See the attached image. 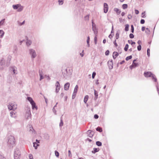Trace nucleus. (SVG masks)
<instances>
[{"label":"nucleus","mask_w":159,"mask_h":159,"mask_svg":"<svg viewBox=\"0 0 159 159\" xmlns=\"http://www.w3.org/2000/svg\"><path fill=\"white\" fill-rule=\"evenodd\" d=\"M7 144L10 148H12L15 146V139L13 136L10 135L8 137Z\"/></svg>","instance_id":"1"},{"label":"nucleus","mask_w":159,"mask_h":159,"mask_svg":"<svg viewBox=\"0 0 159 159\" xmlns=\"http://www.w3.org/2000/svg\"><path fill=\"white\" fill-rule=\"evenodd\" d=\"M144 75L146 77H151L152 80L154 81L155 82L157 81V79L155 75L152 74L151 72H145L144 73Z\"/></svg>","instance_id":"2"},{"label":"nucleus","mask_w":159,"mask_h":159,"mask_svg":"<svg viewBox=\"0 0 159 159\" xmlns=\"http://www.w3.org/2000/svg\"><path fill=\"white\" fill-rule=\"evenodd\" d=\"M12 7L14 10H17V11L19 12L22 11L24 8V7L20 3L13 5Z\"/></svg>","instance_id":"3"},{"label":"nucleus","mask_w":159,"mask_h":159,"mask_svg":"<svg viewBox=\"0 0 159 159\" xmlns=\"http://www.w3.org/2000/svg\"><path fill=\"white\" fill-rule=\"evenodd\" d=\"M62 74L64 77L66 79L69 78L71 75V73L70 70H68L67 69L63 71Z\"/></svg>","instance_id":"4"},{"label":"nucleus","mask_w":159,"mask_h":159,"mask_svg":"<svg viewBox=\"0 0 159 159\" xmlns=\"http://www.w3.org/2000/svg\"><path fill=\"white\" fill-rule=\"evenodd\" d=\"M20 151L18 148H16L14 152V157L15 159H20Z\"/></svg>","instance_id":"5"},{"label":"nucleus","mask_w":159,"mask_h":159,"mask_svg":"<svg viewBox=\"0 0 159 159\" xmlns=\"http://www.w3.org/2000/svg\"><path fill=\"white\" fill-rule=\"evenodd\" d=\"M8 108L10 110L14 111L16 109L17 106L15 102H10L8 105Z\"/></svg>","instance_id":"6"},{"label":"nucleus","mask_w":159,"mask_h":159,"mask_svg":"<svg viewBox=\"0 0 159 159\" xmlns=\"http://www.w3.org/2000/svg\"><path fill=\"white\" fill-rule=\"evenodd\" d=\"M27 99L30 102V103L31 104L32 108L33 109H36L37 110V107L36 106V104L33 100L32 98L30 97H27Z\"/></svg>","instance_id":"7"},{"label":"nucleus","mask_w":159,"mask_h":159,"mask_svg":"<svg viewBox=\"0 0 159 159\" xmlns=\"http://www.w3.org/2000/svg\"><path fill=\"white\" fill-rule=\"evenodd\" d=\"M29 53L32 58H34L36 57L37 54L35 51L33 49H30L29 50Z\"/></svg>","instance_id":"8"},{"label":"nucleus","mask_w":159,"mask_h":159,"mask_svg":"<svg viewBox=\"0 0 159 159\" xmlns=\"http://www.w3.org/2000/svg\"><path fill=\"white\" fill-rule=\"evenodd\" d=\"M55 86H56V92L57 93H58L60 88V84L58 81H57L55 84Z\"/></svg>","instance_id":"9"},{"label":"nucleus","mask_w":159,"mask_h":159,"mask_svg":"<svg viewBox=\"0 0 159 159\" xmlns=\"http://www.w3.org/2000/svg\"><path fill=\"white\" fill-rule=\"evenodd\" d=\"M78 85H76L75 88V89H74V92L73 93V95H72V99H74L75 98V97L76 95L77 91L78 90Z\"/></svg>","instance_id":"10"},{"label":"nucleus","mask_w":159,"mask_h":159,"mask_svg":"<svg viewBox=\"0 0 159 159\" xmlns=\"http://www.w3.org/2000/svg\"><path fill=\"white\" fill-rule=\"evenodd\" d=\"M107 63L109 69H112L113 68V65L112 60H109L108 61Z\"/></svg>","instance_id":"11"},{"label":"nucleus","mask_w":159,"mask_h":159,"mask_svg":"<svg viewBox=\"0 0 159 159\" xmlns=\"http://www.w3.org/2000/svg\"><path fill=\"white\" fill-rule=\"evenodd\" d=\"M10 70L13 71V73L14 74H17V68L15 66H12L10 67Z\"/></svg>","instance_id":"12"},{"label":"nucleus","mask_w":159,"mask_h":159,"mask_svg":"<svg viewBox=\"0 0 159 159\" xmlns=\"http://www.w3.org/2000/svg\"><path fill=\"white\" fill-rule=\"evenodd\" d=\"M136 61V59H135L133 61V62L132 65L130 66H129V68L130 69H132L135 68L136 66H138V64L137 63H135L134 62L135 61Z\"/></svg>","instance_id":"13"},{"label":"nucleus","mask_w":159,"mask_h":159,"mask_svg":"<svg viewBox=\"0 0 159 159\" xmlns=\"http://www.w3.org/2000/svg\"><path fill=\"white\" fill-rule=\"evenodd\" d=\"M4 125L7 128H10L11 126V124L10 120H6L5 122Z\"/></svg>","instance_id":"14"},{"label":"nucleus","mask_w":159,"mask_h":159,"mask_svg":"<svg viewBox=\"0 0 159 159\" xmlns=\"http://www.w3.org/2000/svg\"><path fill=\"white\" fill-rule=\"evenodd\" d=\"M108 7L107 3H105L104 4V12L105 13H107L108 11Z\"/></svg>","instance_id":"15"},{"label":"nucleus","mask_w":159,"mask_h":159,"mask_svg":"<svg viewBox=\"0 0 159 159\" xmlns=\"http://www.w3.org/2000/svg\"><path fill=\"white\" fill-rule=\"evenodd\" d=\"M88 136L89 137H92L94 134V132L91 130H89L87 132Z\"/></svg>","instance_id":"16"},{"label":"nucleus","mask_w":159,"mask_h":159,"mask_svg":"<svg viewBox=\"0 0 159 159\" xmlns=\"http://www.w3.org/2000/svg\"><path fill=\"white\" fill-rule=\"evenodd\" d=\"M70 84L69 83H66L64 86V89L65 90H68L69 88Z\"/></svg>","instance_id":"17"},{"label":"nucleus","mask_w":159,"mask_h":159,"mask_svg":"<svg viewBox=\"0 0 159 159\" xmlns=\"http://www.w3.org/2000/svg\"><path fill=\"white\" fill-rule=\"evenodd\" d=\"M16 112L15 111H11L10 112V116L11 117L16 118Z\"/></svg>","instance_id":"18"},{"label":"nucleus","mask_w":159,"mask_h":159,"mask_svg":"<svg viewBox=\"0 0 159 159\" xmlns=\"http://www.w3.org/2000/svg\"><path fill=\"white\" fill-rule=\"evenodd\" d=\"M94 91L95 95V97L94 98V99L95 100H96L98 98V93L95 89H94Z\"/></svg>","instance_id":"19"},{"label":"nucleus","mask_w":159,"mask_h":159,"mask_svg":"<svg viewBox=\"0 0 159 159\" xmlns=\"http://www.w3.org/2000/svg\"><path fill=\"white\" fill-rule=\"evenodd\" d=\"M119 55L118 53L116 52H114L113 53V57L114 59H115L116 57Z\"/></svg>","instance_id":"20"},{"label":"nucleus","mask_w":159,"mask_h":159,"mask_svg":"<svg viewBox=\"0 0 159 159\" xmlns=\"http://www.w3.org/2000/svg\"><path fill=\"white\" fill-rule=\"evenodd\" d=\"M31 116V112L26 113L25 116L27 119H29V118H30Z\"/></svg>","instance_id":"21"},{"label":"nucleus","mask_w":159,"mask_h":159,"mask_svg":"<svg viewBox=\"0 0 159 159\" xmlns=\"http://www.w3.org/2000/svg\"><path fill=\"white\" fill-rule=\"evenodd\" d=\"M29 131L31 133H33L34 132V129L33 128V127L31 125H29Z\"/></svg>","instance_id":"22"},{"label":"nucleus","mask_w":159,"mask_h":159,"mask_svg":"<svg viewBox=\"0 0 159 159\" xmlns=\"http://www.w3.org/2000/svg\"><path fill=\"white\" fill-rule=\"evenodd\" d=\"M114 11L116 12L117 15H119L121 12L120 10L117 8H114Z\"/></svg>","instance_id":"23"},{"label":"nucleus","mask_w":159,"mask_h":159,"mask_svg":"<svg viewBox=\"0 0 159 159\" xmlns=\"http://www.w3.org/2000/svg\"><path fill=\"white\" fill-rule=\"evenodd\" d=\"M5 60L4 59H2L0 61V64L1 66L5 64Z\"/></svg>","instance_id":"24"},{"label":"nucleus","mask_w":159,"mask_h":159,"mask_svg":"<svg viewBox=\"0 0 159 159\" xmlns=\"http://www.w3.org/2000/svg\"><path fill=\"white\" fill-rule=\"evenodd\" d=\"M4 34V32L2 30H0V38H2Z\"/></svg>","instance_id":"25"},{"label":"nucleus","mask_w":159,"mask_h":159,"mask_svg":"<svg viewBox=\"0 0 159 159\" xmlns=\"http://www.w3.org/2000/svg\"><path fill=\"white\" fill-rule=\"evenodd\" d=\"M93 151H92V152L93 153H95L96 152H98L99 151V149L98 148H93Z\"/></svg>","instance_id":"26"},{"label":"nucleus","mask_w":159,"mask_h":159,"mask_svg":"<svg viewBox=\"0 0 159 159\" xmlns=\"http://www.w3.org/2000/svg\"><path fill=\"white\" fill-rule=\"evenodd\" d=\"M89 98V96L87 95L85 96L84 97V102L86 103L87 102V101L88 99Z\"/></svg>","instance_id":"27"},{"label":"nucleus","mask_w":159,"mask_h":159,"mask_svg":"<svg viewBox=\"0 0 159 159\" xmlns=\"http://www.w3.org/2000/svg\"><path fill=\"white\" fill-rule=\"evenodd\" d=\"M129 25L128 24H126L125 25V30L126 31H127L129 30Z\"/></svg>","instance_id":"28"},{"label":"nucleus","mask_w":159,"mask_h":159,"mask_svg":"<svg viewBox=\"0 0 159 159\" xmlns=\"http://www.w3.org/2000/svg\"><path fill=\"white\" fill-rule=\"evenodd\" d=\"M39 75L40 76V80H41L43 78V75L41 72L39 71Z\"/></svg>","instance_id":"29"},{"label":"nucleus","mask_w":159,"mask_h":159,"mask_svg":"<svg viewBox=\"0 0 159 159\" xmlns=\"http://www.w3.org/2000/svg\"><path fill=\"white\" fill-rule=\"evenodd\" d=\"M63 125V123L62 120V118L61 117V118L60 122V124H59V126H60V127H61Z\"/></svg>","instance_id":"30"},{"label":"nucleus","mask_w":159,"mask_h":159,"mask_svg":"<svg viewBox=\"0 0 159 159\" xmlns=\"http://www.w3.org/2000/svg\"><path fill=\"white\" fill-rule=\"evenodd\" d=\"M26 112V113H29L30 112V108L29 107H27L25 109Z\"/></svg>","instance_id":"31"},{"label":"nucleus","mask_w":159,"mask_h":159,"mask_svg":"<svg viewBox=\"0 0 159 159\" xmlns=\"http://www.w3.org/2000/svg\"><path fill=\"white\" fill-rule=\"evenodd\" d=\"M32 43V42L31 40H28L26 42L27 45L29 46Z\"/></svg>","instance_id":"32"},{"label":"nucleus","mask_w":159,"mask_h":159,"mask_svg":"<svg viewBox=\"0 0 159 159\" xmlns=\"http://www.w3.org/2000/svg\"><path fill=\"white\" fill-rule=\"evenodd\" d=\"M5 20V19H3L0 21V26L3 25V24L4 23Z\"/></svg>","instance_id":"33"},{"label":"nucleus","mask_w":159,"mask_h":159,"mask_svg":"<svg viewBox=\"0 0 159 159\" xmlns=\"http://www.w3.org/2000/svg\"><path fill=\"white\" fill-rule=\"evenodd\" d=\"M33 144L34 147L35 148V149H36L37 148V147L39 146V145L35 142L33 143Z\"/></svg>","instance_id":"34"},{"label":"nucleus","mask_w":159,"mask_h":159,"mask_svg":"<svg viewBox=\"0 0 159 159\" xmlns=\"http://www.w3.org/2000/svg\"><path fill=\"white\" fill-rule=\"evenodd\" d=\"M96 144L98 146H100L102 145V143L99 141L96 142Z\"/></svg>","instance_id":"35"},{"label":"nucleus","mask_w":159,"mask_h":159,"mask_svg":"<svg viewBox=\"0 0 159 159\" xmlns=\"http://www.w3.org/2000/svg\"><path fill=\"white\" fill-rule=\"evenodd\" d=\"M128 5L127 4H124L122 5V8L123 9H125L127 8Z\"/></svg>","instance_id":"36"},{"label":"nucleus","mask_w":159,"mask_h":159,"mask_svg":"<svg viewBox=\"0 0 159 159\" xmlns=\"http://www.w3.org/2000/svg\"><path fill=\"white\" fill-rule=\"evenodd\" d=\"M129 48V45L128 44H126L124 48V50L125 51H127L128 50Z\"/></svg>","instance_id":"37"},{"label":"nucleus","mask_w":159,"mask_h":159,"mask_svg":"<svg viewBox=\"0 0 159 159\" xmlns=\"http://www.w3.org/2000/svg\"><path fill=\"white\" fill-rule=\"evenodd\" d=\"M132 58V56L131 55V56H129L127 57L125 59L126 61H128L129 60L131 59Z\"/></svg>","instance_id":"38"},{"label":"nucleus","mask_w":159,"mask_h":159,"mask_svg":"<svg viewBox=\"0 0 159 159\" xmlns=\"http://www.w3.org/2000/svg\"><path fill=\"white\" fill-rule=\"evenodd\" d=\"M96 130L97 131H98L100 132H101L102 131V129L100 128V127H97L96 129Z\"/></svg>","instance_id":"39"},{"label":"nucleus","mask_w":159,"mask_h":159,"mask_svg":"<svg viewBox=\"0 0 159 159\" xmlns=\"http://www.w3.org/2000/svg\"><path fill=\"white\" fill-rule=\"evenodd\" d=\"M55 156L57 157H58L59 156V153L57 151H55Z\"/></svg>","instance_id":"40"},{"label":"nucleus","mask_w":159,"mask_h":159,"mask_svg":"<svg viewBox=\"0 0 159 159\" xmlns=\"http://www.w3.org/2000/svg\"><path fill=\"white\" fill-rule=\"evenodd\" d=\"M92 29L96 28V26L95 24L93 23V21L92 22Z\"/></svg>","instance_id":"41"},{"label":"nucleus","mask_w":159,"mask_h":159,"mask_svg":"<svg viewBox=\"0 0 159 159\" xmlns=\"http://www.w3.org/2000/svg\"><path fill=\"white\" fill-rule=\"evenodd\" d=\"M64 0H59L58 2L59 5H62L63 3Z\"/></svg>","instance_id":"42"},{"label":"nucleus","mask_w":159,"mask_h":159,"mask_svg":"<svg viewBox=\"0 0 159 159\" xmlns=\"http://www.w3.org/2000/svg\"><path fill=\"white\" fill-rule=\"evenodd\" d=\"M119 34L118 32H116V39H118L119 38Z\"/></svg>","instance_id":"43"},{"label":"nucleus","mask_w":159,"mask_h":159,"mask_svg":"<svg viewBox=\"0 0 159 159\" xmlns=\"http://www.w3.org/2000/svg\"><path fill=\"white\" fill-rule=\"evenodd\" d=\"M150 50L149 48H148L147 50V55L148 57L150 56Z\"/></svg>","instance_id":"44"},{"label":"nucleus","mask_w":159,"mask_h":159,"mask_svg":"<svg viewBox=\"0 0 159 159\" xmlns=\"http://www.w3.org/2000/svg\"><path fill=\"white\" fill-rule=\"evenodd\" d=\"M92 30L93 31L94 34H96L97 33V31L96 28L93 29H92Z\"/></svg>","instance_id":"45"},{"label":"nucleus","mask_w":159,"mask_h":159,"mask_svg":"<svg viewBox=\"0 0 159 159\" xmlns=\"http://www.w3.org/2000/svg\"><path fill=\"white\" fill-rule=\"evenodd\" d=\"M137 49L138 51H140L141 49V45H139L137 46Z\"/></svg>","instance_id":"46"},{"label":"nucleus","mask_w":159,"mask_h":159,"mask_svg":"<svg viewBox=\"0 0 159 159\" xmlns=\"http://www.w3.org/2000/svg\"><path fill=\"white\" fill-rule=\"evenodd\" d=\"M96 75V73L95 72H94L93 73L92 75V78L93 79H94L95 77V76Z\"/></svg>","instance_id":"47"},{"label":"nucleus","mask_w":159,"mask_h":159,"mask_svg":"<svg viewBox=\"0 0 159 159\" xmlns=\"http://www.w3.org/2000/svg\"><path fill=\"white\" fill-rule=\"evenodd\" d=\"M68 156L70 157H71L72 155L70 150H69L68 151Z\"/></svg>","instance_id":"48"},{"label":"nucleus","mask_w":159,"mask_h":159,"mask_svg":"<svg viewBox=\"0 0 159 159\" xmlns=\"http://www.w3.org/2000/svg\"><path fill=\"white\" fill-rule=\"evenodd\" d=\"M29 157L30 159H34L33 156L31 154L29 155Z\"/></svg>","instance_id":"49"},{"label":"nucleus","mask_w":159,"mask_h":159,"mask_svg":"<svg viewBox=\"0 0 159 159\" xmlns=\"http://www.w3.org/2000/svg\"><path fill=\"white\" fill-rule=\"evenodd\" d=\"M109 52H109V50H107L105 53V54L106 55H107V56L108 55H109Z\"/></svg>","instance_id":"50"},{"label":"nucleus","mask_w":159,"mask_h":159,"mask_svg":"<svg viewBox=\"0 0 159 159\" xmlns=\"http://www.w3.org/2000/svg\"><path fill=\"white\" fill-rule=\"evenodd\" d=\"M52 111L55 115L57 114V111L55 109V108L53 107V108L52 109Z\"/></svg>","instance_id":"51"},{"label":"nucleus","mask_w":159,"mask_h":159,"mask_svg":"<svg viewBox=\"0 0 159 159\" xmlns=\"http://www.w3.org/2000/svg\"><path fill=\"white\" fill-rule=\"evenodd\" d=\"M129 37L131 39L133 38L134 37V35L132 34H130L129 35Z\"/></svg>","instance_id":"52"},{"label":"nucleus","mask_w":159,"mask_h":159,"mask_svg":"<svg viewBox=\"0 0 159 159\" xmlns=\"http://www.w3.org/2000/svg\"><path fill=\"white\" fill-rule=\"evenodd\" d=\"M131 32L132 33H134V26H133V25H131Z\"/></svg>","instance_id":"53"},{"label":"nucleus","mask_w":159,"mask_h":159,"mask_svg":"<svg viewBox=\"0 0 159 159\" xmlns=\"http://www.w3.org/2000/svg\"><path fill=\"white\" fill-rule=\"evenodd\" d=\"M145 32L147 33H148V34L150 32V30H149V29L148 28H146V30L145 31Z\"/></svg>","instance_id":"54"},{"label":"nucleus","mask_w":159,"mask_h":159,"mask_svg":"<svg viewBox=\"0 0 159 159\" xmlns=\"http://www.w3.org/2000/svg\"><path fill=\"white\" fill-rule=\"evenodd\" d=\"M142 17L143 18H145V12H143L142 14Z\"/></svg>","instance_id":"55"},{"label":"nucleus","mask_w":159,"mask_h":159,"mask_svg":"<svg viewBox=\"0 0 159 159\" xmlns=\"http://www.w3.org/2000/svg\"><path fill=\"white\" fill-rule=\"evenodd\" d=\"M135 44V43L134 42H131V44L133 45V46L134 47V48L136 47L135 46L133 45H134Z\"/></svg>","instance_id":"56"},{"label":"nucleus","mask_w":159,"mask_h":159,"mask_svg":"<svg viewBox=\"0 0 159 159\" xmlns=\"http://www.w3.org/2000/svg\"><path fill=\"white\" fill-rule=\"evenodd\" d=\"M145 23V20L143 19H141L140 21V23L141 24H143Z\"/></svg>","instance_id":"57"},{"label":"nucleus","mask_w":159,"mask_h":159,"mask_svg":"<svg viewBox=\"0 0 159 159\" xmlns=\"http://www.w3.org/2000/svg\"><path fill=\"white\" fill-rule=\"evenodd\" d=\"M113 43L115 45L116 47H117L118 46V45L116 43V40H115L113 42Z\"/></svg>","instance_id":"58"},{"label":"nucleus","mask_w":159,"mask_h":159,"mask_svg":"<svg viewBox=\"0 0 159 159\" xmlns=\"http://www.w3.org/2000/svg\"><path fill=\"white\" fill-rule=\"evenodd\" d=\"M94 117L95 119H97L98 118V116L97 114H95L94 116Z\"/></svg>","instance_id":"59"},{"label":"nucleus","mask_w":159,"mask_h":159,"mask_svg":"<svg viewBox=\"0 0 159 159\" xmlns=\"http://www.w3.org/2000/svg\"><path fill=\"white\" fill-rule=\"evenodd\" d=\"M0 159H6L3 156L0 155Z\"/></svg>","instance_id":"60"},{"label":"nucleus","mask_w":159,"mask_h":159,"mask_svg":"<svg viewBox=\"0 0 159 159\" xmlns=\"http://www.w3.org/2000/svg\"><path fill=\"white\" fill-rule=\"evenodd\" d=\"M89 40H90V38L89 36H88L87 37V43H89Z\"/></svg>","instance_id":"61"},{"label":"nucleus","mask_w":159,"mask_h":159,"mask_svg":"<svg viewBox=\"0 0 159 159\" xmlns=\"http://www.w3.org/2000/svg\"><path fill=\"white\" fill-rule=\"evenodd\" d=\"M84 51L83 50L82 51V53H80V56H81L82 57H83V56H84Z\"/></svg>","instance_id":"62"},{"label":"nucleus","mask_w":159,"mask_h":159,"mask_svg":"<svg viewBox=\"0 0 159 159\" xmlns=\"http://www.w3.org/2000/svg\"><path fill=\"white\" fill-rule=\"evenodd\" d=\"M141 41L139 40H138V42H137V43H138V44L139 45H141Z\"/></svg>","instance_id":"63"},{"label":"nucleus","mask_w":159,"mask_h":159,"mask_svg":"<svg viewBox=\"0 0 159 159\" xmlns=\"http://www.w3.org/2000/svg\"><path fill=\"white\" fill-rule=\"evenodd\" d=\"M135 13L136 14H138L139 13V11L138 10H135Z\"/></svg>","instance_id":"64"}]
</instances>
